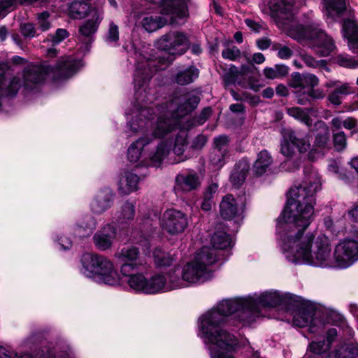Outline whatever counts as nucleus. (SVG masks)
<instances>
[{"instance_id": "1", "label": "nucleus", "mask_w": 358, "mask_h": 358, "mask_svg": "<svg viewBox=\"0 0 358 358\" xmlns=\"http://www.w3.org/2000/svg\"><path fill=\"white\" fill-rule=\"evenodd\" d=\"M322 189L321 176L311 169L303 182L291 188L286 206L277 220V243L284 255L295 264L321 268H346L358 260V238H345L332 252L325 234L306 232L314 217L315 194Z\"/></svg>"}, {"instance_id": "2", "label": "nucleus", "mask_w": 358, "mask_h": 358, "mask_svg": "<svg viewBox=\"0 0 358 358\" xmlns=\"http://www.w3.org/2000/svg\"><path fill=\"white\" fill-rule=\"evenodd\" d=\"M135 99L137 106L129 127L134 134L141 133L142 136L129 147L128 159L132 163L141 159L145 164L150 162L158 165L171 153L173 142L166 138L178 127V117H166V114L161 113L153 122L152 109L143 106L150 101L145 89L140 87L135 93Z\"/></svg>"}, {"instance_id": "3", "label": "nucleus", "mask_w": 358, "mask_h": 358, "mask_svg": "<svg viewBox=\"0 0 358 358\" xmlns=\"http://www.w3.org/2000/svg\"><path fill=\"white\" fill-rule=\"evenodd\" d=\"M248 308L247 297L224 299L199 317L198 336L203 341L210 358H235L233 353L238 343L229 329L227 317L234 315L243 324H250V320L243 319Z\"/></svg>"}, {"instance_id": "4", "label": "nucleus", "mask_w": 358, "mask_h": 358, "mask_svg": "<svg viewBox=\"0 0 358 358\" xmlns=\"http://www.w3.org/2000/svg\"><path fill=\"white\" fill-rule=\"evenodd\" d=\"M294 0H271L262 5V10L287 36L301 43L312 45L321 56L329 55L335 48L334 40L318 23L312 20L299 22L294 17Z\"/></svg>"}, {"instance_id": "5", "label": "nucleus", "mask_w": 358, "mask_h": 358, "mask_svg": "<svg viewBox=\"0 0 358 358\" xmlns=\"http://www.w3.org/2000/svg\"><path fill=\"white\" fill-rule=\"evenodd\" d=\"M197 103V97L194 96L190 99L186 95H182L166 103L164 108H162L161 113L166 114V117H171L173 115L176 116L178 120H179L180 117L193 110ZM178 124H180V121H178ZM176 129L173 130L166 138L172 141L171 152H173L178 157V162L185 161L194 155L196 152L205 146L207 142V138L205 136L199 135L193 140L191 146L188 148L187 135L185 132L178 134L174 138H173V133Z\"/></svg>"}, {"instance_id": "6", "label": "nucleus", "mask_w": 358, "mask_h": 358, "mask_svg": "<svg viewBox=\"0 0 358 358\" xmlns=\"http://www.w3.org/2000/svg\"><path fill=\"white\" fill-rule=\"evenodd\" d=\"M80 261V271L86 277L110 286L120 285V276L108 257L96 253H85Z\"/></svg>"}, {"instance_id": "7", "label": "nucleus", "mask_w": 358, "mask_h": 358, "mask_svg": "<svg viewBox=\"0 0 358 358\" xmlns=\"http://www.w3.org/2000/svg\"><path fill=\"white\" fill-rule=\"evenodd\" d=\"M78 69H24L23 85L32 88L33 85L41 83L46 79L53 82L65 80L78 73Z\"/></svg>"}, {"instance_id": "8", "label": "nucleus", "mask_w": 358, "mask_h": 358, "mask_svg": "<svg viewBox=\"0 0 358 358\" xmlns=\"http://www.w3.org/2000/svg\"><path fill=\"white\" fill-rule=\"evenodd\" d=\"M284 296L275 290L266 291L247 296L249 310L244 320L254 322L259 316L261 307H273L282 303Z\"/></svg>"}, {"instance_id": "9", "label": "nucleus", "mask_w": 358, "mask_h": 358, "mask_svg": "<svg viewBox=\"0 0 358 358\" xmlns=\"http://www.w3.org/2000/svg\"><path fill=\"white\" fill-rule=\"evenodd\" d=\"M172 270L178 280V289L202 283L211 278V275L205 267H199L192 261L187 263L182 269L173 267Z\"/></svg>"}, {"instance_id": "10", "label": "nucleus", "mask_w": 358, "mask_h": 358, "mask_svg": "<svg viewBox=\"0 0 358 358\" xmlns=\"http://www.w3.org/2000/svg\"><path fill=\"white\" fill-rule=\"evenodd\" d=\"M159 224L162 231L169 236H179L185 232L189 225L187 215L175 209H166L162 214Z\"/></svg>"}, {"instance_id": "11", "label": "nucleus", "mask_w": 358, "mask_h": 358, "mask_svg": "<svg viewBox=\"0 0 358 358\" xmlns=\"http://www.w3.org/2000/svg\"><path fill=\"white\" fill-rule=\"evenodd\" d=\"M156 45L171 55H181L189 48V40L185 32L171 31L162 36L157 41Z\"/></svg>"}, {"instance_id": "12", "label": "nucleus", "mask_w": 358, "mask_h": 358, "mask_svg": "<svg viewBox=\"0 0 358 358\" xmlns=\"http://www.w3.org/2000/svg\"><path fill=\"white\" fill-rule=\"evenodd\" d=\"M310 148V142L307 135L300 137L292 130L283 131L280 141V153L285 157L292 158L296 153V148L299 153H305Z\"/></svg>"}, {"instance_id": "13", "label": "nucleus", "mask_w": 358, "mask_h": 358, "mask_svg": "<svg viewBox=\"0 0 358 358\" xmlns=\"http://www.w3.org/2000/svg\"><path fill=\"white\" fill-rule=\"evenodd\" d=\"M178 280L172 268L166 272L158 273L148 279L146 294H156L178 289Z\"/></svg>"}, {"instance_id": "14", "label": "nucleus", "mask_w": 358, "mask_h": 358, "mask_svg": "<svg viewBox=\"0 0 358 358\" xmlns=\"http://www.w3.org/2000/svg\"><path fill=\"white\" fill-rule=\"evenodd\" d=\"M138 265L136 263H124L120 266V273L131 290L146 294L148 279L143 273L136 272Z\"/></svg>"}, {"instance_id": "15", "label": "nucleus", "mask_w": 358, "mask_h": 358, "mask_svg": "<svg viewBox=\"0 0 358 358\" xmlns=\"http://www.w3.org/2000/svg\"><path fill=\"white\" fill-rule=\"evenodd\" d=\"M315 125L319 130L315 136L313 148H310L308 154V158L310 161L323 157L331 148L329 127L322 121H318Z\"/></svg>"}, {"instance_id": "16", "label": "nucleus", "mask_w": 358, "mask_h": 358, "mask_svg": "<svg viewBox=\"0 0 358 358\" xmlns=\"http://www.w3.org/2000/svg\"><path fill=\"white\" fill-rule=\"evenodd\" d=\"M318 314L312 308H299L294 314L293 324L299 327H308L311 333H317L324 328V323Z\"/></svg>"}, {"instance_id": "17", "label": "nucleus", "mask_w": 358, "mask_h": 358, "mask_svg": "<svg viewBox=\"0 0 358 358\" xmlns=\"http://www.w3.org/2000/svg\"><path fill=\"white\" fill-rule=\"evenodd\" d=\"M90 13L91 18L80 26L78 30L79 40L86 42L87 45L94 40V35L103 17V10L101 8H94Z\"/></svg>"}, {"instance_id": "18", "label": "nucleus", "mask_w": 358, "mask_h": 358, "mask_svg": "<svg viewBox=\"0 0 358 358\" xmlns=\"http://www.w3.org/2000/svg\"><path fill=\"white\" fill-rule=\"evenodd\" d=\"M116 236V226L113 224H106L94 234L93 242L98 250L105 251L113 247Z\"/></svg>"}, {"instance_id": "19", "label": "nucleus", "mask_w": 358, "mask_h": 358, "mask_svg": "<svg viewBox=\"0 0 358 358\" xmlns=\"http://www.w3.org/2000/svg\"><path fill=\"white\" fill-rule=\"evenodd\" d=\"M220 208V215L225 220H231L236 218L239 220L243 218V202L239 203L231 194H227L223 197Z\"/></svg>"}, {"instance_id": "20", "label": "nucleus", "mask_w": 358, "mask_h": 358, "mask_svg": "<svg viewBox=\"0 0 358 358\" xmlns=\"http://www.w3.org/2000/svg\"><path fill=\"white\" fill-rule=\"evenodd\" d=\"M250 69H242V71L236 75L231 71L224 76V80L228 85L237 83L243 85H247L257 92L262 87V85L258 79L252 76Z\"/></svg>"}, {"instance_id": "21", "label": "nucleus", "mask_w": 358, "mask_h": 358, "mask_svg": "<svg viewBox=\"0 0 358 358\" xmlns=\"http://www.w3.org/2000/svg\"><path fill=\"white\" fill-rule=\"evenodd\" d=\"M201 178L195 172L179 174L176 178L174 189L176 192H188L201 185Z\"/></svg>"}, {"instance_id": "22", "label": "nucleus", "mask_w": 358, "mask_h": 358, "mask_svg": "<svg viewBox=\"0 0 358 358\" xmlns=\"http://www.w3.org/2000/svg\"><path fill=\"white\" fill-rule=\"evenodd\" d=\"M10 75L6 69H0V96H14L22 86L20 78L13 77L12 79H7Z\"/></svg>"}, {"instance_id": "23", "label": "nucleus", "mask_w": 358, "mask_h": 358, "mask_svg": "<svg viewBox=\"0 0 358 358\" xmlns=\"http://www.w3.org/2000/svg\"><path fill=\"white\" fill-rule=\"evenodd\" d=\"M328 87H335L329 94L328 99L334 105H340L344 96L353 92L351 85L348 83H342L338 80L329 81L327 83Z\"/></svg>"}, {"instance_id": "24", "label": "nucleus", "mask_w": 358, "mask_h": 358, "mask_svg": "<svg viewBox=\"0 0 358 358\" xmlns=\"http://www.w3.org/2000/svg\"><path fill=\"white\" fill-rule=\"evenodd\" d=\"M217 261L215 250L209 247H203L199 250L192 260L199 267H205L206 270L212 275L210 266Z\"/></svg>"}, {"instance_id": "25", "label": "nucleus", "mask_w": 358, "mask_h": 358, "mask_svg": "<svg viewBox=\"0 0 358 358\" xmlns=\"http://www.w3.org/2000/svg\"><path fill=\"white\" fill-rule=\"evenodd\" d=\"M112 192L108 188L100 190L91 203V209L96 213H101L112 204Z\"/></svg>"}, {"instance_id": "26", "label": "nucleus", "mask_w": 358, "mask_h": 358, "mask_svg": "<svg viewBox=\"0 0 358 358\" xmlns=\"http://www.w3.org/2000/svg\"><path fill=\"white\" fill-rule=\"evenodd\" d=\"M215 150L211 156L213 164L221 167L224 164V159L228 151L229 139L226 136H220L214 140Z\"/></svg>"}, {"instance_id": "27", "label": "nucleus", "mask_w": 358, "mask_h": 358, "mask_svg": "<svg viewBox=\"0 0 358 358\" xmlns=\"http://www.w3.org/2000/svg\"><path fill=\"white\" fill-rule=\"evenodd\" d=\"M337 335V331L335 328L329 329L327 331V338L322 342H312L309 345V351L315 355H322L327 358V354L330 353L329 350L330 345Z\"/></svg>"}, {"instance_id": "28", "label": "nucleus", "mask_w": 358, "mask_h": 358, "mask_svg": "<svg viewBox=\"0 0 358 358\" xmlns=\"http://www.w3.org/2000/svg\"><path fill=\"white\" fill-rule=\"evenodd\" d=\"M138 182L139 178L136 173L127 171L120 178L118 191L121 194H129L138 189Z\"/></svg>"}, {"instance_id": "29", "label": "nucleus", "mask_w": 358, "mask_h": 358, "mask_svg": "<svg viewBox=\"0 0 358 358\" xmlns=\"http://www.w3.org/2000/svg\"><path fill=\"white\" fill-rule=\"evenodd\" d=\"M273 157L266 150H264L257 154L252 172L256 176H262L266 173L273 164Z\"/></svg>"}, {"instance_id": "30", "label": "nucleus", "mask_w": 358, "mask_h": 358, "mask_svg": "<svg viewBox=\"0 0 358 358\" xmlns=\"http://www.w3.org/2000/svg\"><path fill=\"white\" fill-rule=\"evenodd\" d=\"M358 356V345L357 343H341L327 354V358H354Z\"/></svg>"}, {"instance_id": "31", "label": "nucleus", "mask_w": 358, "mask_h": 358, "mask_svg": "<svg viewBox=\"0 0 358 358\" xmlns=\"http://www.w3.org/2000/svg\"><path fill=\"white\" fill-rule=\"evenodd\" d=\"M96 225V220L90 215H87L80 219L73 227L76 236L78 237L89 236Z\"/></svg>"}, {"instance_id": "32", "label": "nucleus", "mask_w": 358, "mask_h": 358, "mask_svg": "<svg viewBox=\"0 0 358 358\" xmlns=\"http://www.w3.org/2000/svg\"><path fill=\"white\" fill-rule=\"evenodd\" d=\"M249 169L250 165L247 161L243 160L237 163L230 178L233 185H241L245 181Z\"/></svg>"}, {"instance_id": "33", "label": "nucleus", "mask_w": 358, "mask_h": 358, "mask_svg": "<svg viewBox=\"0 0 358 358\" xmlns=\"http://www.w3.org/2000/svg\"><path fill=\"white\" fill-rule=\"evenodd\" d=\"M294 64L296 67H302L303 65L308 67H325L327 63L324 59L317 61L310 55L306 52H301L294 59Z\"/></svg>"}, {"instance_id": "34", "label": "nucleus", "mask_w": 358, "mask_h": 358, "mask_svg": "<svg viewBox=\"0 0 358 358\" xmlns=\"http://www.w3.org/2000/svg\"><path fill=\"white\" fill-rule=\"evenodd\" d=\"M152 257L157 267L169 266L175 260L173 255L159 248L153 250Z\"/></svg>"}, {"instance_id": "35", "label": "nucleus", "mask_w": 358, "mask_h": 358, "mask_svg": "<svg viewBox=\"0 0 358 358\" xmlns=\"http://www.w3.org/2000/svg\"><path fill=\"white\" fill-rule=\"evenodd\" d=\"M325 9V14L328 17L338 15L346 9L345 0H322Z\"/></svg>"}, {"instance_id": "36", "label": "nucleus", "mask_w": 358, "mask_h": 358, "mask_svg": "<svg viewBox=\"0 0 358 358\" xmlns=\"http://www.w3.org/2000/svg\"><path fill=\"white\" fill-rule=\"evenodd\" d=\"M38 0H0V17H4L20 5H28Z\"/></svg>"}, {"instance_id": "37", "label": "nucleus", "mask_w": 358, "mask_h": 358, "mask_svg": "<svg viewBox=\"0 0 358 358\" xmlns=\"http://www.w3.org/2000/svg\"><path fill=\"white\" fill-rule=\"evenodd\" d=\"M343 35L348 39V45L358 39V23L354 20H345L343 24Z\"/></svg>"}, {"instance_id": "38", "label": "nucleus", "mask_w": 358, "mask_h": 358, "mask_svg": "<svg viewBox=\"0 0 358 358\" xmlns=\"http://www.w3.org/2000/svg\"><path fill=\"white\" fill-rule=\"evenodd\" d=\"M166 22L167 20L164 17L150 15L143 17L142 25L147 31L152 32L163 27Z\"/></svg>"}, {"instance_id": "39", "label": "nucleus", "mask_w": 358, "mask_h": 358, "mask_svg": "<svg viewBox=\"0 0 358 358\" xmlns=\"http://www.w3.org/2000/svg\"><path fill=\"white\" fill-rule=\"evenodd\" d=\"M231 243V238L226 231H217L211 237V244L215 249H225L230 247Z\"/></svg>"}, {"instance_id": "40", "label": "nucleus", "mask_w": 358, "mask_h": 358, "mask_svg": "<svg viewBox=\"0 0 358 358\" xmlns=\"http://www.w3.org/2000/svg\"><path fill=\"white\" fill-rule=\"evenodd\" d=\"M90 10L86 1H73L69 6V15L73 19H81L85 17Z\"/></svg>"}, {"instance_id": "41", "label": "nucleus", "mask_w": 358, "mask_h": 358, "mask_svg": "<svg viewBox=\"0 0 358 358\" xmlns=\"http://www.w3.org/2000/svg\"><path fill=\"white\" fill-rule=\"evenodd\" d=\"M310 110L299 107H292L287 108V112L291 117L310 127L312 125V120L309 116Z\"/></svg>"}, {"instance_id": "42", "label": "nucleus", "mask_w": 358, "mask_h": 358, "mask_svg": "<svg viewBox=\"0 0 358 358\" xmlns=\"http://www.w3.org/2000/svg\"><path fill=\"white\" fill-rule=\"evenodd\" d=\"M139 250L136 246H127L124 247L121 251L115 255V257L117 259L124 260L125 262H129V263H132L136 260L139 256Z\"/></svg>"}, {"instance_id": "43", "label": "nucleus", "mask_w": 358, "mask_h": 358, "mask_svg": "<svg viewBox=\"0 0 358 358\" xmlns=\"http://www.w3.org/2000/svg\"><path fill=\"white\" fill-rule=\"evenodd\" d=\"M135 215V203L126 201L121 206L118 212L117 218L122 222L132 220Z\"/></svg>"}, {"instance_id": "44", "label": "nucleus", "mask_w": 358, "mask_h": 358, "mask_svg": "<svg viewBox=\"0 0 358 358\" xmlns=\"http://www.w3.org/2000/svg\"><path fill=\"white\" fill-rule=\"evenodd\" d=\"M222 56L224 59L229 61H238L244 57L243 52L235 45H227L222 51Z\"/></svg>"}, {"instance_id": "45", "label": "nucleus", "mask_w": 358, "mask_h": 358, "mask_svg": "<svg viewBox=\"0 0 358 358\" xmlns=\"http://www.w3.org/2000/svg\"><path fill=\"white\" fill-rule=\"evenodd\" d=\"M197 77V73L192 69H185L177 75L176 82L179 85H185L192 83Z\"/></svg>"}, {"instance_id": "46", "label": "nucleus", "mask_w": 358, "mask_h": 358, "mask_svg": "<svg viewBox=\"0 0 358 358\" xmlns=\"http://www.w3.org/2000/svg\"><path fill=\"white\" fill-rule=\"evenodd\" d=\"M84 65L82 60L76 59L71 56L66 55L59 58L57 67H80Z\"/></svg>"}, {"instance_id": "47", "label": "nucleus", "mask_w": 358, "mask_h": 358, "mask_svg": "<svg viewBox=\"0 0 358 358\" xmlns=\"http://www.w3.org/2000/svg\"><path fill=\"white\" fill-rule=\"evenodd\" d=\"M333 141L334 148L337 151H343L347 147V137L342 131H338L333 134Z\"/></svg>"}, {"instance_id": "48", "label": "nucleus", "mask_w": 358, "mask_h": 358, "mask_svg": "<svg viewBox=\"0 0 358 358\" xmlns=\"http://www.w3.org/2000/svg\"><path fill=\"white\" fill-rule=\"evenodd\" d=\"M119 40V27L113 22L109 24L108 30L106 36V41L110 43H117Z\"/></svg>"}, {"instance_id": "49", "label": "nucleus", "mask_w": 358, "mask_h": 358, "mask_svg": "<svg viewBox=\"0 0 358 358\" xmlns=\"http://www.w3.org/2000/svg\"><path fill=\"white\" fill-rule=\"evenodd\" d=\"M264 73L269 79H280L285 77L287 69H264Z\"/></svg>"}, {"instance_id": "50", "label": "nucleus", "mask_w": 358, "mask_h": 358, "mask_svg": "<svg viewBox=\"0 0 358 358\" xmlns=\"http://www.w3.org/2000/svg\"><path fill=\"white\" fill-rule=\"evenodd\" d=\"M244 57L249 64H262L265 61L264 55L261 52H257L252 55L243 52Z\"/></svg>"}, {"instance_id": "51", "label": "nucleus", "mask_w": 358, "mask_h": 358, "mask_svg": "<svg viewBox=\"0 0 358 358\" xmlns=\"http://www.w3.org/2000/svg\"><path fill=\"white\" fill-rule=\"evenodd\" d=\"M334 64L339 65L343 67H351L357 65L354 60L349 57L347 55H340L335 59Z\"/></svg>"}, {"instance_id": "52", "label": "nucleus", "mask_w": 358, "mask_h": 358, "mask_svg": "<svg viewBox=\"0 0 358 358\" xmlns=\"http://www.w3.org/2000/svg\"><path fill=\"white\" fill-rule=\"evenodd\" d=\"M303 86L302 87L303 90L307 88V91L308 89H311L312 87H315L318 85V79L317 78L312 74H306L303 75Z\"/></svg>"}, {"instance_id": "53", "label": "nucleus", "mask_w": 358, "mask_h": 358, "mask_svg": "<svg viewBox=\"0 0 358 358\" xmlns=\"http://www.w3.org/2000/svg\"><path fill=\"white\" fill-rule=\"evenodd\" d=\"M20 32L24 37L33 38L36 35V29L31 23H24L20 26Z\"/></svg>"}, {"instance_id": "54", "label": "nucleus", "mask_w": 358, "mask_h": 358, "mask_svg": "<svg viewBox=\"0 0 358 358\" xmlns=\"http://www.w3.org/2000/svg\"><path fill=\"white\" fill-rule=\"evenodd\" d=\"M69 34L65 29H57L55 34L52 36V41L54 45L60 43L65 38H68Z\"/></svg>"}, {"instance_id": "55", "label": "nucleus", "mask_w": 358, "mask_h": 358, "mask_svg": "<svg viewBox=\"0 0 358 358\" xmlns=\"http://www.w3.org/2000/svg\"><path fill=\"white\" fill-rule=\"evenodd\" d=\"M49 17V13L48 12H43L38 15V20L39 28L41 31H45L50 29V24L48 21Z\"/></svg>"}, {"instance_id": "56", "label": "nucleus", "mask_w": 358, "mask_h": 358, "mask_svg": "<svg viewBox=\"0 0 358 358\" xmlns=\"http://www.w3.org/2000/svg\"><path fill=\"white\" fill-rule=\"evenodd\" d=\"M303 76H301L299 73H294L292 75V78L289 80V85L292 87L297 88L301 87L302 89L303 86Z\"/></svg>"}, {"instance_id": "57", "label": "nucleus", "mask_w": 358, "mask_h": 358, "mask_svg": "<svg viewBox=\"0 0 358 358\" xmlns=\"http://www.w3.org/2000/svg\"><path fill=\"white\" fill-rule=\"evenodd\" d=\"M328 171L333 174H336L337 177L340 179H345L344 176L339 172L340 166L339 163L337 161L333 160L328 165Z\"/></svg>"}, {"instance_id": "58", "label": "nucleus", "mask_w": 358, "mask_h": 358, "mask_svg": "<svg viewBox=\"0 0 358 358\" xmlns=\"http://www.w3.org/2000/svg\"><path fill=\"white\" fill-rule=\"evenodd\" d=\"M256 44L259 49L264 50L268 49L270 47L271 41L267 37H263L257 40Z\"/></svg>"}, {"instance_id": "59", "label": "nucleus", "mask_w": 358, "mask_h": 358, "mask_svg": "<svg viewBox=\"0 0 358 358\" xmlns=\"http://www.w3.org/2000/svg\"><path fill=\"white\" fill-rule=\"evenodd\" d=\"M307 95L308 97L312 99H322L324 96V94L322 90H315L314 87L308 89L307 91Z\"/></svg>"}, {"instance_id": "60", "label": "nucleus", "mask_w": 358, "mask_h": 358, "mask_svg": "<svg viewBox=\"0 0 358 358\" xmlns=\"http://www.w3.org/2000/svg\"><path fill=\"white\" fill-rule=\"evenodd\" d=\"M357 125V120L352 117H348L343 119V127L347 129H352Z\"/></svg>"}, {"instance_id": "61", "label": "nucleus", "mask_w": 358, "mask_h": 358, "mask_svg": "<svg viewBox=\"0 0 358 358\" xmlns=\"http://www.w3.org/2000/svg\"><path fill=\"white\" fill-rule=\"evenodd\" d=\"M333 131L339 130L343 127V119L341 117H334L331 121Z\"/></svg>"}, {"instance_id": "62", "label": "nucleus", "mask_w": 358, "mask_h": 358, "mask_svg": "<svg viewBox=\"0 0 358 358\" xmlns=\"http://www.w3.org/2000/svg\"><path fill=\"white\" fill-rule=\"evenodd\" d=\"M292 50L287 46L282 47L281 48L279 49L278 52V57L283 59L289 58L292 56Z\"/></svg>"}, {"instance_id": "63", "label": "nucleus", "mask_w": 358, "mask_h": 358, "mask_svg": "<svg viewBox=\"0 0 358 358\" xmlns=\"http://www.w3.org/2000/svg\"><path fill=\"white\" fill-rule=\"evenodd\" d=\"M213 205V199L210 196H204L203 200L201 203V209L205 211H209L211 210Z\"/></svg>"}, {"instance_id": "64", "label": "nucleus", "mask_w": 358, "mask_h": 358, "mask_svg": "<svg viewBox=\"0 0 358 358\" xmlns=\"http://www.w3.org/2000/svg\"><path fill=\"white\" fill-rule=\"evenodd\" d=\"M59 244L61 245L62 249L66 250H69L72 246L71 241L66 236H61L58 239Z\"/></svg>"}]
</instances>
